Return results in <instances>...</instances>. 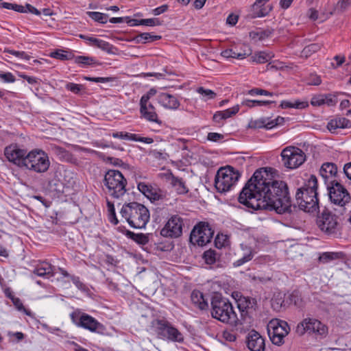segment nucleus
Returning a JSON list of instances; mask_svg holds the SVG:
<instances>
[{
    "instance_id": "nucleus-37",
    "label": "nucleus",
    "mask_w": 351,
    "mask_h": 351,
    "mask_svg": "<svg viewBox=\"0 0 351 351\" xmlns=\"http://www.w3.org/2000/svg\"><path fill=\"white\" fill-rule=\"evenodd\" d=\"M269 122V118H260L256 120H251L249 122L248 126L250 128H266Z\"/></svg>"
},
{
    "instance_id": "nucleus-32",
    "label": "nucleus",
    "mask_w": 351,
    "mask_h": 351,
    "mask_svg": "<svg viewBox=\"0 0 351 351\" xmlns=\"http://www.w3.org/2000/svg\"><path fill=\"white\" fill-rule=\"evenodd\" d=\"M274 56L269 53H267L265 51H259L254 54L252 56V60L253 62H256L258 64H263L269 62Z\"/></svg>"
},
{
    "instance_id": "nucleus-20",
    "label": "nucleus",
    "mask_w": 351,
    "mask_h": 351,
    "mask_svg": "<svg viewBox=\"0 0 351 351\" xmlns=\"http://www.w3.org/2000/svg\"><path fill=\"white\" fill-rule=\"evenodd\" d=\"M319 174L328 186L330 182L337 180V167L333 162H325L319 169Z\"/></svg>"
},
{
    "instance_id": "nucleus-55",
    "label": "nucleus",
    "mask_w": 351,
    "mask_h": 351,
    "mask_svg": "<svg viewBox=\"0 0 351 351\" xmlns=\"http://www.w3.org/2000/svg\"><path fill=\"white\" fill-rule=\"evenodd\" d=\"M248 94L250 95H261L265 96H272L274 95L273 93L267 91L261 88H252L248 91Z\"/></svg>"
},
{
    "instance_id": "nucleus-48",
    "label": "nucleus",
    "mask_w": 351,
    "mask_h": 351,
    "mask_svg": "<svg viewBox=\"0 0 351 351\" xmlns=\"http://www.w3.org/2000/svg\"><path fill=\"white\" fill-rule=\"evenodd\" d=\"M140 23H141V25H146V26H151V27L162 25V22L157 18L141 19Z\"/></svg>"
},
{
    "instance_id": "nucleus-42",
    "label": "nucleus",
    "mask_w": 351,
    "mask_h": 351,
    "mask_svg": "<svg viewBox=\"0 0 351 351\" xmlns=\"http://www.w3.org/2000/svg\"><path fill=\"white\" fill-rule=\"evenodd\" d=\"M197 92L203 97V99L208 100L214 99L217 94L210 89H206L204 87H199L197 88Z\"/></svg>"
},
{
    "instance_id": "nucleus-39",
    "label": "nucleus",
    "mask_w": 351,
    "mask_h": 351,
    "mask_svg": "<svg viewBox=\"0 0 351 351\" xmlns=\"http://www.w3.org/2000/svg\"><path fill=\"white\" fill-rule=\"evenodd\" d=\"M321 47L318 43H312L306 46L302 51V56L306 58L311 56L313 53L319 51Z\"/></svg>"
},
{
    "instance_id": "nucleus-60",
    "label": "nucleus",
    "mask_w": 351,
    "mask_h": 351,
    "mask_svg": "<svg viewBox=\"0 0 351 351\" xmlns=\"http://www.w3.org/2000/svg\"><path fill=\"white\" fill-rule=\"evenodd\" d=\"M156 94L155 88H151L146 94L143 95L140 100V103H148L149 99Z\"/></svg>"
},
{
    "instance_id": "nucleus-12",
    "label": "nucleus",
    "mask_w": 351,
    "mask_h": 351,
    "mask_svg": "<svg viewBox=\"0 0 351 351\" xmlns=\"http://www.w3.org/2000/svg\"><path fill=\"white\" fill-rule=\"evenodd\" d=\"M237 308L240 313L239 319L242 324L243 323L250 324L257 315L258 306L256 298L240 295L235 298Z\"/></svg>"
},
{
    "instance_id": "nucleus-23",
    "label": "nucleus",
    "mask_w": 351,
    "mask_h": 351,
    "mask_svg": "<svg viewBox=\"0 0 351 351\" xmlns=\"http://www.w3.org/2000/svg\"><path fill=\"white\" fill-rule=\"evenodd\" d=\"M240 246L243 251V256L241 258L238 259L233 263L234 267H239L245 263L249 262L253 258L255 254L254 250L251 247L243 243L241 244Z\"/></svg>"
},
{
    "instance_id": "nucleus-58",
    "label": "nucleus",
    "mask_w": 351,
    "mask_h": 351,
    "mask_svg": "<svg viewBox=\"0 0 351 351\" xmlns=\"http://www.w3.org/2000/svg\"><path fill=\"white\" fill-rule=\"evenodd\" d=\"M311 104L314 106H319L324 104V95H319L314 96L311 99Z\"/></svg>"
},
{
    "instance_id": "nucleus-35",
    "label": "nucleus",
    "mask_w": 351,
    "mask_h": 351,
    "mask_svg": "<svg viewBox=\"0 0 351 351\" xmlns=\"http://www.w3.org/2000/svg\"><path fill=\"white\" fill-rule=\"evenodd\" d=\"M203 258L206 264L213 265L217 261L219 256L215 250L210 249L204 252Z\"/></svg>"
},
{
    "instance_id": "nucleus-27",
    "label": "nucleus",
    "mask_w": 351,
    "mask_h": 351,
    "mask_svg": "<svg viewBox=\"0 0 351 351\" xmlns=\"http://www.w3.org/2000/svg\"><path fill=\"white\" fill-rule=\"evenodd\" d=\"M192 302L200 310H205L208 308V304L204 299V294L199 290H193L191 295Z\"/></svg>"
},
{
    "instance_id": "nucleus-56",
    "label": "nucleus",
    "mask_w": 351,
    "mask_h": 351,
    "mask_svg": "<svg viewBox=\"0 0 351 351\" xmlns=\"http://www.w3.org/2000/svg\"><path fill=\"white\" fill-rule=\"evenodd\" d=\"M285 119L282 117H278L276 119L269 120L267 123V129L269 130L274 128L276 125H281L284 123Z\"/></svg>"
},
{
    "instance_id": "nucleus-38",
    "label": "nucleus",
    "mask_w": 351,
    "mask_h": 351,
    "mask_svg": "<svg viewBox=\"0 0 351 351\" xmlns=\"http://www.w3.org/2000/svg\"><path fill=\"white\" fill-rule=\"evenodd\" d=\"M75 62L84 66H89L91 64H100V63L96 62L93 58L83 56L75 57Z\"/></svg>"
},
{
    "instance_id": "nucleus-45",
    "label": "nucleus",
    "mask_w": 351,
    "mask_h": 351,
    "mask_svg": "<svg viewBox=\"0 0 351 351\" xmlns=\"http://www.w3.org/2000/svg\"><path fill=\"white\" fill-rule=\"evenodd\" d=\"M137 188L140 192H141L147 198H149V195L151 194L153 186L147 184L145 182H139L138 184Z\"/></svg>"
},
{
    "instance_id": "nucleus-47",
    "label": "nucleus",
    "mask_w": 351,
    "mask_h": 351,
    "mask_svg": "<svg viewBox=\"0 0 351 351\" xmlns=\"http://www.w3.org/2000/svg\"><path fill=\"white\" fill-rule=\"evenodd\" d=\"M151 34L149 33H141L136 36L133 40L136 43H146L150 42Z\"/></svg>"
},
{
    "instance_id": "nucleus-44",
    "label": "nucleus",
    "mask_w": 351,
    "mask_h": 351,
    "mask_svg": "<svg viewBox=\"0 0 351 351\" xmlns=\"http://www.w3.org/2000/svg\"><path fill=\"white\" fill-rule=\"evenodd\" d=\"M228 237L224 234H217L215 239V246L220 249L227 245Z\"/></svg>"
},
{
    "instance_id": "nucleus-16",
    "label": "nucleus",
    "mask_w": 351,
    "mask_h": 351,
    "mask_svg": "<svg viewBox=\"0 0 351 351\" xmlns=\"http://www.w3.org/2000/svg\"><path fill=\"white\" fill-rule=\"evenodd\" d=\"M183 226V219L180 215H172L160 230V234L164 237L178 238L182 234Z\"/></svg>"
},
{
    "instance_id": "nucleus-54",
    "label": "nucleus",
    "mask_w": 351,
    "mask_h": 351,
    "mask_svg": "<svg viewBox=\"0 0 351 351\" xmlns=\"http://www.w3.org/2000/svg\"><path fill=\"white\" fill-rule=\"evenodd\" d=\"M11 300L14 305V306L20 311H24L27 315H29V313L24 308L23 304L21 300L19 298H16L14 296H12Z\"/></svg>"
},
{
    "instance_id": "nucleus-43",
    "label": "nucleus",
    "mask_w": 351,
    "mask_h": 351,
    "mask_svg": "<svg viewBox=\"0 0 351 351\" xmlns=\"http://www.w3.org/2000/svg\"><path fill=\"white\" fill-rule=\"evenodd\" d=\"M66 90L75 93L79 94L81 90L84 89V86L82 84H77L73 82H68L65 85Z\"/></svg>"
},
{
    "instance_id": "nucleus-24",
    "label": "nucleus",
    "mask_w": 351,
    "mask_h": 351,
    "mask_svg": "<svg viewBox=\"0 0 351 351\" xmlns=\"http://www.w3.org/2000/svg\"><path fill=\"white\" fill-rule=\"evenodd\" d=\"M168 180H170L171 184L178 194L184 195L189 192L186 183L182 178L176 177L171 173Z\"/></svg>"
},
{
    "instance_id": "nucleus-25",
    "label": "nucleus",
    "mask_w": 351,
    "mask_h": 351,
    "mask_svg": "<svg viewBox=\"0 0 351 351\" xmlns=\"http://www.w3.org/2000/svg\"><path fill=\"white\" fill-rule=\"evenodd\" d=\"M140 113L141 114V117L149 121L155 122L159 125L162 123V121L158 119L156 111H152L147 109V103H140Z\"/></svg>"
},
{
    "instance_id": "nucleus-62",
    "label": "nucleus",
    "mask_w": 351,
    "mask_h": 351,
    "mask_svg": "<svg viewBox=\"0 0 351 351\" xmlns=\"http://www.w3.org/2000/svg\"><path fill=\"white\" fill-rule=\"evenodd\" d=\"M223 138V136L221 134L216 133V132H209L208 134V140L210 141L217 142L219 141L220 139H222Z\"/></svg>"
},
{
    "instance_id": "nucleus-8",
    "label": "nucleus",
    "mask_w": 351,
    "mask_h": 351,
    "mask_svg": "<svg viewBox=\"0 0 351 351\" xmlns=\"http://www.w3.org/2000/svg\"><path fill=\"white\" fill-rule=\"evenodd\" d=\"M326 189L330 202L339 207V213L343 215L345 206L351 200L348 190L337 180L330 182Z\"/></svg>"
},
{
    "instance_id": "nucleus-51",
    "label": "nucleus",
    "mask_w": 351,
    "mask_h": 351,
    "mask_svg": "<svg viewBox=\"0 0 351 351\" xmlns=\"http://www.w3.org/2000/svg\"><path fill=\"white\" fill-rule=\"evenodd\" d=\"M350 5H351V0H339L335 6V10L340 12H343Z\"/></svg>"
},
{
    "instance_id": "nucleus-50",
    "label": "nucleus",
    "mask_w": 351,
    "mask_h": 351,
    "mask_svg": "<svg viewBox=\"0 0 351 351\" xmlns=\"http://www.w3.org/2000/svg\"><path fill=\"white\" fill-rule=\"evenodd\" d=\"M239 110V106L236 105L231 108L221 111L224 120L236 114Z\"/></svg>"
},
{
    "instance_id": "nucleus-14",
    "label": "nucleus",
    "mask_w": 351,
    "mask_h": 351,
    "mask_svg": "<svg viewBox=\"0 0 351 351\" xmlns=\"http://www.w3.org/2000/svg\"><path fill=\"white\" fill-rule=\"evenodd\" d=\"M70 317L73 323L77 326L84 328L90 332H101L104 330L103 324L86 313L75 311L71 313Z\"/></svg>"
},
{
    "instance_id": "nucleus-2",
    "label": "nucleus",
    "mask_w": 351,
    "mask_h": 351,
    "mask_svg": "<svg viewBox=\"0 0 351 351\" xmlns=\"http://www.w3.org/2000/svg\"><path fill=\"white\" fill-rule=\"evenodd\" d=\"M317 180L315 176L311 175L304 184L297 189L294 203L296 208L306 213H314L319 209L317 198Z\"/></svg>"
},
{
    "instance_id": "nucleus-63",
    "label": "nucleus",
    "mask_w": 351,
    "mask_h": 351,
    "mask_svg": "<svg viewBox=\"0 0 351 351\" xmlns=\"http://www.w3.org/2000/svg\"><path fill=\"white\" fill-rule=\"evenodd\" d=\"M168 8H169L168 5L165 4V5H162L160 7H158V8L154 9L152 10V13L155 16H158V15H160V14L165 12L166 11H167Z\"/></svg>"
},
{
    "instance_id": "nucleus-46",
    "label": "nucleus",
    "mask_w": 351,
    "mask_h": 351,
    "mask_svg": "<svg viewBox=\"0 0 351 351\" xmlns=\"http://www.w3.org/2000/svg\"><path fill=\"white\" fill-rule=\"evenodd\" d=\"M271 32L267 31L251 32L250 37L252 39L263 40L269 36Z\"/></svg>"
},
{
    "instance_id": "nucleus-1",
    "label": "nucleus",
    "mask_w": 351,
    "mask_h": 351,
    "mask_svg": "<svg viewBox=\"0 0 351 351\" xmlns=\"http://www.w3.org/2000/svg\"><path fill=\"white\" fill-rule=\"evenodd\" d=\"M271 168L257 169L240 192L238 200L252 210H275L278 214L296 212L287 184L272 178Z\"/></svg>"
},
{
    "instance_id": "nucleus-30",
    "label": "nucleus",
    "mask_w": 351,
    "mask_h": 351,
    "mask_svg": "<svg viewBox=\"0 0 351 351\" xmlns=\"http://www.w3.org/2000/svg\"><path fill=\"white\" fill-rule=\"evenodd\" d=\"M34 274L40 277L47 275L53 276V267L47 262H43L34 269Z\"/></svg>"
},
{
    "instance_id": "nucleus-18",
    "label": "nucleus",
    "mask_w": 351,
    "mask_h": 351,
    "mask_svg": "<svg viewBox=\"0 0 351 351\" xmlns=\"http://www.w3.org/2000/svg\"><path fill=\"white\" fill-rule=\"evenodd\" d=\"M28 153L26 149H21L17 144H11L5 147L4 149V155L6 158L11 162L23 167L26 156Z\"/></svg>"
},
{
    "instance_id": "nucleus-11",
    "label": "nucleus",
    "mask_w": 351,
    "mask_h": 351,
    "mask_svg": "<svg viewBox=\"0 0 351 351\" xmlns=\"http://www.w3.org/2000/svg\"><path fill=\"white\" fill-rule=\"evenodd\" d=\"M328 327L319 319L307 317L298 324L295 328L296 334L302 337L305 333L326 337L328 334Z\"/></svg>"
},
{
    "instance_id": "nucleus-34",
    "label": "nucleus",
    "mask_w": 351,
    "mask_h": 351,
    "mask_svg": "<svg viewBox=\"0 0 351 351\" xmlns=\"http://www.w3.org/2000/svg\"><path fill=\"white\" fill-rule=\"evenodd\" d=\"M0 8H5L8 10H12L20 13H27L26 4L25 6L19 5L16 3H11L7 2H3L0 4Z\"/></svg>"
},
{
    "instance_id": "nucleus-7",
    "label": "nucleus",
    "mask_w": 351,
    "mask_h": 351,
    "mask_svg": "<svg viewBox=\"0 0 351 351\" xmlns=\"http://www.w3.org/2000/svg\"><path fill=\"white\" fill-rule=\"evenodd\" d=\"M241 175L232 167H221L215 178V186L219 193L228 191L239 180Z\"/></svg>"
},
{
    "instance_id": "nucleus-31",
    "label": "nucleus",
    "mask_w": 351,
    "mask_h": 351,
    "mask_svg": "<svg viewBox=\"0 0 351 351\" xmlns=\"http://www.w3.org/2000/svg\"><path fill=\"white\" fill-rule=\"evenodd\" d=\"M125 234L140 245H145L149 242V235L143 233H134L130 230H125Z\"/></svg>"
},
{
    "instance_id": "nucleus-9",
    "label": "nucleus",
    "mask_w": 351,
    "mask_h": 351,
    "mask_svg": "<svg viewBox=\"0 0 351 351\" xmlns=\"http://www.w3.org/2000/svg\"><path fill=\"white\" fill-rule=\"evenodd\" d=\"M25 162L23 167L39 173L46 172L50 166L47 154L41 149L29 152L26 156Z\"/></svg>"
},
{
    "instance_id": "nucleus-33",
    "label": "nucleus",
    "mask_w": 351,
    "mask_h": 351,
    "mask_svg": "<svg viewBox=\"0 0 351 351\" xmlns=\"http://www.w3.org/2000/svg\"><path fill=\"white\" fill-rule=\"evenodd\" d=\"M167 192L159 188L153 187L151 194L149 195V199L151 201L162 200L167 197Z\"/></svg>"
},
{
    "instance_id": "nucleus-6",
    "label": "nucleus",
    "mask_w": 351,
    "mask_h": 351,
    "mask_svg": "<svg viewBox=\"0 0 351 351\" xmlns=\"http://www.w3.org/2000/svg\"><path fill=\"white\" fill-rule=\"evenodd\" d=\"M104 184L107 193L114 198H119L126 192L127 180L118 170H108L104 178Z\"/></svg>"
},
{
    "instance_id": "nucleus-40",
    "label": "nucleus",
    "mask_w": 351,
    "mask_h": 351,
    "mask_svg": "<svg viewBox=\"0 0 351 351\" xmlns=\"http://www.w3.org/2000/svg\"><path fill=\"white\" fill-rule=\"evenodd\" d=\"M269 14V12L267 10V8L266 6L262 5L261 7H258L256 9L253 8V5H252V18H260L263 17Z\"/></svg>"
},
{
    "instance_id": "nucleus-36",
    "label": "nucleus",
    "mask_w": 351,
    "mask_h": 351,
    "mask_svg": "<svg viewBox=\"0 0 351 351\" xmlns=\"http://www.w3.org/2000/svg\"><path fill=\"white\" fill-rule=\"evenodd\" d=\"M87 15L95 21L105 24L108 21V15L99 12H87Z\"/></svg>"
},
{
    "instance_id": "nucleus-13",
    "label": "nucleus",
    "mask_w": 351,
    "mask_h": 351,
    "mask_svg": "<svg viewBox=\"0 0 351 351\" xmlns=\"http://www.w3.org/2000/svg\"><path fill=\"white\" fill-rule=\"evenodd\" d=\"M283 165L288 169H296L306 160L304 152L295 147H287L282 149L281 154Z\"/></svg>"
},
{
    "instance_id": "nucleus-41",
    "label": "nucleus",
    "mask_w": 351,
    "mask_h": 351,
    "mask_svg": "<svg viewBox=\"0 0 351 351\" xmlns=\"http://www.w3.org/2000/svg\"><path fill=\"white\" fill-rule=\"evenodd\" d=\"M51 56L61 60H69L71 58V53L64 50L58 49L51 53Z\"/></svg>"
},
{
    "instance_id": "nucleus-59",
    "label": "nucleus",
    "mask_w": 351,
    "mask_h": 351,
    "mask_svg": "<svg viewBox=\"0 0 351 351\" xmlns=\"http://www.w3.org/2000/svg\"><path fill=\"white\" fill-rule=\"evenodd\" d=\"M0 79L7 83H12L15 81V77L10 72L0 73Z\"/></svg>"
},
{
    "instance_id": "nucleus-64",
    "label": "nucleus",
    "mask_w": 351,
    "mask_h": 351,
    "mask_svg": "<svg viewBox=\"0 0 351 351\" xmlns=\"http://www.w3.org/2000/svg\"><path fill=\"white\" fill-rule=\"evenodd\" d=\"M343 170L346 176L351 180V162L345 164Z\"/></svg>"
},
{
    "instance_id": "nucleus-57",
    "label": "nucleus",
    "mask_w": 351,
    "mask_h": 351,
    "mask_svg": "<svg viewBox=\"0 0 351 351\" xmlns=\"http://www.w3.org/2000/svg\"><path fill=\"white\" fill-rule=\"evenodd\" d=\"M5 52H8L10 54H12L19 58L25 59V60H29L30 56L27 54L25 51H15V50H6Z\"/></svg>"
},
{
    "instance_id": "nucleus-3",
    "label": "nucleus",
    "mask_w": 351,
    "mask_h": 351,
    "mask_svg": "<svg viewBox=\"0 0 351 351\" xmlns=\"http://www.w3.org/2000/svg\"><path fill=\"white\" fill-rule=\"evenodd\" d=\"M211 315L213 318L232 326L242 325L228 299L217 293L211 298Z\"/></svg>"
},
{
    "instance_id": "nucleus-53",
    "label": "nucleus",
    "mask_w": 351,
    "mask_h": 351,
    "mask_svg": "<svg viewBox=\"0 0 351 351\" xmlns=\"http://www.w3.org/2000/svg\"><path fill=\"white\" fill-rule=\"evenodd\" d=\"M324 95V104H327L329 106H335L338 100L337 97L335 95L327 94Z\"/></svg>"
},
{
    "instance_id": "nucleus-10",
    "label": "nucleus",
    "mask_w": 351,
    "mask_h": 351,
    "mask_svg": "<svg viewBox=\"0 0 351 351\" xmlns=\"http://www.w3.org/2000/svg\"><path fill=\"white\" fill-rule=\"evenodd\" d=\"M267 330L272 343L280 346L285 343V338L290 332L291 328L286 321L276 318L269 322Z\"/></svg>"
},
{
    "instance_id": "nucleus-4",
    "label": "nucleus",
    "mask_w": 351,
    "mask_h": 351,
    "mask_svg": "<svg viewBox=\"0 0 351 351\" xmlns=\"http://www.w3.org/2000/svg\"><path fill=\"white\" fill-rule=\"evenodd\" d=\"M120 213L133 228H145L150 218L149 210L143 204L136 202L123 204Z\"/></svg>"
},
{
    "instance_id": "nucleus-29",
    "label": "nucleus",
    "mask_w": 351,
    "mask_h": 351,
    "mask_svg": "<svg viewBox=\"0 0 351 351\" xmlns=\"http://www.w3.org/2000/svg\"><path fill=\"white\" fill-rule=\"evenodd\" d=\"M251 52L250 50L246 51L243 50V53H237V48L227 49L221 51V55L226 58H233L237 59H243L248 56Z\"/></svg>"
},
{
    "instance_id": "nucleus-19",
    "label": "nucleus",
    "mask_w": 351,
    "mask_h": 351,
    "mask_svg": "<svg viewBox=\"0 0 351 351\" xmlns=\"http://www.w3.org/2000/svg\"><path fill=\"white\" fill-rule=\"evenodd\" d=\"M247 348L251 351H265V339L256 330H251L246 339Z\"/></svg>"
},
{
    "instance_id": "nucleus-5",
    "label": "nucleus",
    "mask_w": 351,
    "mask_h": 351,
    "mask_svg": "<svg viewBox=\"0 0 351 351\" xmlns=\"http://www.w3.org/2000/svg\"><path fill=\"white\" fill-rule=\"evenodd\" d=\"M340 215L325 208L317 216V225L325 234L337 237L341 234Z\"/></svg>"
},
{
    "instance_id": "nucleus-49",
    "label": "nucleus",
    "mask_w": 351,
    "mask_h": 351,
    "mask_svg": "<svg viewBox=\"0 0 351 351\" xmlns=\"http://www.w3.org/2000/svg\"><path fill=\"white\" fill-rule=\"evenodd\" d=\"M84 79L85 80H87V81H90V82H100V83H106V82H112L114 78V77H88V76H84Z\"/></svg>"
},
{
    "instance_id": "nucleus-21",
    "label": "nucleus",
    "mask_w": 351,
    "mask_h": 351,
    "mask_svg": "<svg viewBox=\"0 0 351 351\" xmlns=\"http://www.w3.org/2000/svg\"><path fill=\"white\" fill-rule=\"evenodd\" d=\"M158 101L164 108L171 110H177L180 105L176 96L166 93H160L158 96Z\"/></svg>"
},
{
    "instance_id": "nucleus-28",
    "label": "nucleus",
    "mask_w": 351,
    "mask_h": 351,
    "mask_svg": "<svg viewBox=\"0 0 351 351\" xmlns=\"http://www.w3.org/2000/svg\"><path fill=\"white\" fill-rule=\"evenodd\" d=\"M88 41L90 43V45H91L92 46L99 48L101 50L107 52L108 53L111 54L114 53L112 51L114 47L108 42L94 37H93L92 38H89Z\"/></svg>"
},
{
    "instance_id": "nucleus-17",
    "label": "nucleus",
    "mask_w": 351,
    "mask_h": 351,
    "mask_svg": "<svg viewBox=\"0 0 351 351\" xmlns=\"http://www.w3.org/2000/svg\"><path fill=\"white\" fill-rule=\"evenodd\" d=\"M156 328L158 335L163 338L178 342L183 341L182 334L167 321L157 319L156 322Z\"/></svg>"
},
{
    "instance_id": "nucleus-26",
    "label": "nucleus",
    "mask_w": 351,
    "mask_h": 351,
    "mask_svg": "<svg viewBox=\"0 0 351 351\" xmlns=\"http://www.w3.org/2000/svg\"><path fill=\"white\" fill-rule=\"evenodd\" d=\"M351 127V121L345 117H339L330 120L327 125L329 131L332 132L337 128H347Z\"/></svg>"
},
{
    "instance_id": "nucleus-15",
    "label": "nucleus",
    "mask_w": 351,
    "mask_h": 351,
    "mask_svg": "<svg viewBox=\"0 0 351 351\" xmlns=\"http://www.w3.org/2000/svg\"><path fill=\"white\" fill-rule=\"evenodd\" d=\"M214 234V231L208 223L200 222L192 230L190 241L193 244L204 246L209 243Z\"/></svg>"
},
{
    "instance_id": "nucleus-22",
    "label": "nucleus",
    "mask_w": 351,
    "mask_h": 351,
    "mask_svg": "<svg viewBox=\"0 0 351 351\" xmlns=\"http://www.w3.org/2000/svg\"><path fill=\"white\" fill-rule=\"evenodd\" d=\"M112 136L114 138H119L121 139L125 140H130L133 141H139L143 142L147 144H151L154 142L153 138H149V137H141L138 136L135 134H131L128 132H117L112 133Z\"/></svg>"
},
{
    "instance_id": "nucleus-52",
    "label": "nucleus",
    "mask_w": 351,
    "mask_h": 351,
    "mask_svg": "<svg viewBox=\"0 0 351 351\" xmlns=\"http://www.w3.org/2000/svg\"><path fill=\"white\" fill-rule=\"evenodd\" d=\"M307 84L311 86H318L322 83L320 76L316 74H311L307 79Z\"/></svg>"
},
{
    "instance_id": "nucleus-61",
    "label": "nucleus",
    "mask_w": 351,
    "mask_h": 351,
    "mask_svg": "<svg viewBox=\"0 0 351 351\" xmlns=\"http://www.w3.org/2000/svg\"><path fill=\"white\" fill-rule=\"evenodd\" d=\"M334 253L324 252L319 256V261L323 263H327L330 260L334 259Z\"/></svg>"
}]
</instances>
